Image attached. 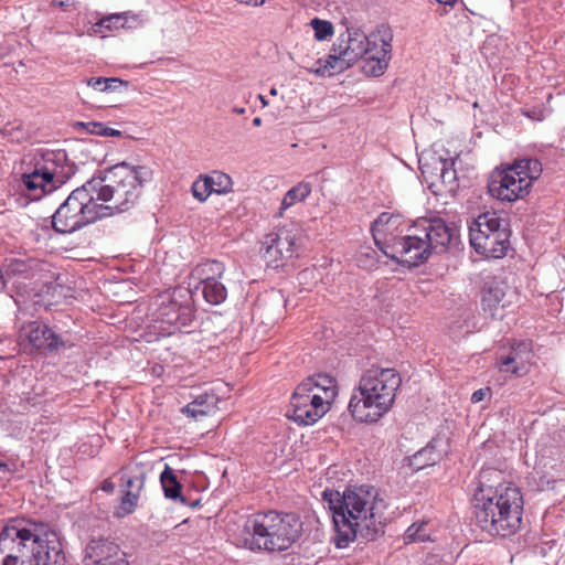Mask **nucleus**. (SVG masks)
<instances>
[{"instance_id": "1", "label": "nucleus", "mask_w": 565, "mask_h": 565, "mask_svg": "<svg viewBox=\"0 0 565 565\" xmlns=\"http://www.w3.org/2000/svg\"><path fill=\"white\" fill-rule=\"evenodd\" d=\"M379 233L384 235L374 239L384 255L398 264L416 267L424 264L433 254H443L456 237V228L440 217H420L412 225L399 230L402 217L387 212L381 213L373 223Z\"/></svg>"}, {"instance_id": "2", "label": "nucleus", "mask_w": 565, "mask_h": 565, "mask_svg": "<svg viewBox=\"0 0 565 565\" xmlns=\"http://www.w3.org/2000/svg\"><path fill=\"white\" fill-rule=\"evenodd\" d=\"M322 500L332 514L338 548L358 539L371 542L385 532L386 503L372 486H349L343 492L326 489Z\"/></svg>"}, {"instance_id": "3", "label": "nucleus", "mask_w": 565, "mask_h": 565, "mask_svg": "<svg viewBox=\"0 0 565 565\" xmlns=\"http://www.w3.org/2000/svg\"><path fill=\"white\" fill-rule=\"evenodd\" d=\"M488 476V471L481 472L475 492L476 525L491 536L510 537L521 527L524 504L522 493L511 484H487Z\"/></svg>"}, {"instance_id": "4", "label": "nucleus", "mask_w": 565, "mask_h": 565, "mask_svg": "<svg viewBox=\"0 0 565 565\" xmlns=\"http://www.w3.org/2000/svg\"><path fill=\"white\" fill-rule=\"evenodd\" d=\"M147 167L125 161L99 170L87 180L103 218L130 211L138 203L143 184L151 180Z\"/></svg>"}, {"instance_id": "5", "label": "nucleus", "mask_w": 565, "mask_h": 565, "mask_svg": "<svg viewBox=\"0 0 565 565\" xmlns=\"http://www.w3.org/2000/svg\"><path fill=\"white\" fill-rule=\"evenodd\" d=\"M21 558V565H65L66 557L58 533L50 524L21 522L7 524L0 532V554Z\"/></svg>"}, {"instance_id": "6", "label": "nucleus", "mask_w": 565, "mask_h": 565, "mask_svg": "<svg viewBox=\"0 0 565 565\" xmlns=\"http://www.w3.org/2000/svg\"><path fill=\"white\" fill-rule=\"evenodd\" d=\"M302 521L298 513L278 510L258 511L244 525V547L269 554L289 550L302 534Z\"/></svg>"}, {"instance_id": "7", "label": "nucleus", "mask_w": 565, "mask_h": 565, "mask_svg": "<svg viewBox=\"0 0 565 565\" xmlns=\"http://www.w3.org/2000/svg\"><path fill=\"white\" fill-rule=\"evenodd\" d=\"M401 384L395 369L367 370L350 398L352 417L361 423H376L392 408Z\"/></svg>"}, {"instance_id": "8", "label": "nucleus", "mask_w": 565, "mask_h": 565, "mask_svg": "<svg viewBox=\"0 0 565 565\" xmlns=\"http://www.w3.org/2000/svg\"><path fill=\"white\" fill-rule=\"evenodd\" d=\"M543 171L542 163L534 158H522L504 169L492 171L488 192L499 201L514 202L529 194L532 183Z\"/></svg>"}, {"instance_id": "9", "label": "nucleus", "mask_w": 565, "mask_h": 565, "mask_svg": "<svg viewBox=\"0 0 565 565\" xmlns=\"http://www.w3.org/2000/svg\"><path fill=\"white\" fill-rule=\"evenodd\" d=\"M87 181L74 189L51 216L57 234H72L102 220L100 212Z\"/></svg>"}, {"instance_id": "10", "label": "nucleus", "mask_w": 565, "mask_h": 565, "mask_svg": "<svg viewBox=\"0 0 565 565\" xmlns=\"http://www.w3.org/2000/svg\"><path fill=\"white\" fill-rule=\"evenodd\" d=\"M510 236L508 221L495 212L480 214L469 227L470 245L487 258H503L511 246Z\"/></svg>"}, {"instance_id": "11", "label": "nucleus", "mask_w": 565, "mask_h": 565, "mask_svg": "<svg viewBox=\"0 0 565 565\" xmlns=\"http://www.w3.org/2000/svg\"><path fill=\"white\" fill-rule=\"evenodd\" d=\"M376 35L369 38L363 31L354 28H347L341 34L328 55L326 61L318 60V67L312 70L318 75H333L351 67L358 60L373 52L376 49Z\"/></svg>"}, {"instance_id": "12", "label": "nucleus", "mask_w": 565, "mask_h": 565, "mask_svg": "<svg viewBox=\"0 0 565 565\" xmlns=\"http://www.w3.org/2000/svg\"><path fill=\"white\" fill-rule=\"evenodd\" d=\"M195 307L192 291L178 286L160 295L156 320L162 324L181 329L191 326L194 320Z\"/></svg>"}, {"instance_id": "13", "label": "nucleus", "mask_w": 565, "mask_h": 565, "mask_svg": "<svg viewBox=\"0 0 565 565\" xmlns=\"http://www.w3.org/2000/svg\"><path fill=\"white\" fill-rule=\"evenodd\" d=\"M20 338L26 342L25 348L31 353L44 356L58 355L74 347L70 338L58 333L42 320H34L24 324L21 328Z\"/></svg>"}, {"instance_id": "14", "label": "nucleus", "mask_w": 565, "mask_h": 565, "mask_svg": "<svg viewBox=\"0 0 565 565\" xmlns=\"http://www.w3.org/2000/svg\"><path fill=\"white\" fill-rule=\"evenodd\" d=\"M311 383H300L289 403L287 416L298 425H312L317 423L329 409L327 403L321 398V394H312Z\"/></svg>"}, {"instance_id": "15", "label": "nucleus", "mask_w": 565, "mask_h": 565, "mask_svg": "<svg viewBox=\"0 0 565 565\" xmlns=\"http://www.w3.org/2000/svg\"><path fill=\"white\" fill-rule=\"evenodd\" d=\"M32 162L51 179L57 189L77 172V166L68 159L64 149L38 150Z\"/></svg>"}, {"instance_id": "16", "label": "nucleus", "mask_w": 565, "mask_h": 565, "mask_svg": "<svg viewBox=\"0 0 565 565\" xmlns=\"http://www.w3.org/2000/svg\"><path fill=\"white\" fill-rule=\"evenodd\" d=\"M298 238L286 228L266 235L260 253L268 267L277 269L294 256H298Z\"/></svg>"}, {"instance_id": "17", "label": "nucleus", "mask_w": 565, "mask_h": 565, "mask_svg": "<svg viewBox=\"0 0 565 565\" xmlns=\"http://www.w3.org/2000/svg\"><path fill=\"white\" fill-rule=\"evenodd\" d=\"M392 39L393 36L390 33L381 36V47H373V52L362 57L363 64L361 68L365 75L377 77L384 74L391 61Z\"/></svg>"}, {"instance_id": "18", "label": "nucleus", "mask_w": 565, "mask_h": 565, "mask_svg": "<svg viewBox=\"0 0 565 565\" xmlns=\"http://www.w3.org/2000/svg\"><path fill=\"white\" fill-rule=\"evenodd\" d=\"M124 556L120 546L105 537L92 539L85 548V561L87 565H99L106 563L116 556Z\"/></svg>"}, {"instance_id": "19", "label": "nucleus", "mask_w": 565, "mask_h": 565, "mask_svg": "<svg viewBox=\"0 0 565 565\" xmlns=\"http://www.w3.org/2000/svg\"><path fill=\"white\" fill-rule=\"evenodd\" d=\"M31 163L32 168L29 171L23 172L21 175V183L29 194L39 199L43 194L52 193L57 190L51 179L44 175V173L40 171L39 167L33 162Z\"/></svg>"}, {"instance_id": "20", "label": "nucleus", "mask_w": 565, "mask_h": 565, "mask_svg": "<svg viewBox=\"0 0 565 565\" xmlns=\"http://www.w3.org/2000/svg\"><path fill=\"white\" fill-rule=\"evenodd\" d=\"M508 285L497 278L488 280L482 288L481 305L484 312L495 317L497 310L504 299Z\"/></svg>"}, {"instance_id": "21", "label": "nucleus", "mask_w": 565, "mask_h": 565, "mask_svg": "<svg viewBox=\"0 0 565 565\" xmlns=\"http://www.w3.org/2000/svg\"><path fill=\"white\" fill-rule=\"evenodd\" d=\"M217 405V397L214 394L203 393L192 402L182 407L183 415L198 419L214 413Z\"/></svg>"}, {"instance_id": "22", "label": "nucleus", "mask_w": 565, "mask_h": 565, "mask_svg": "<svg viewBox=\"0 0 565 565\" xmlns=\"http://www.w3.org/2000/svg\"><path fill=\"white\" fill-rule=\"evenodd\" d=\"M441 458L443 454L437 450L436 441L433 440L409 458V466L413 470L419 471L426 467L436 465Z\"/></svg>"}, {"instance_id": "23", "label": "nucleus", "mask_w": 565, "mask_h": 565, "mask_svg": "<svg viewBox=\"0 0 565 565\" xmlns=\"http://www.w3.org/2000/svg\"><path fill=\"white\" fill-rule=\"evenodd\" d=\"M302 383H311L310 391L312 394H321V398L329 405L330 401L337 395V385L333 377L327 374H318L308 377Z\"/></svg>"}, {"instance_id": "24", "label": "nucleus", "mask_w": 565, "mask_h": 565, "mask_svg": "<svg viewBox=\"0 0 565 565\" xmlns=\"http://www.w3.org/2000/svg\"><path fill=\"white\" fill-rule=\"evenodd\" d=\"M225 273V265L216 259H209L199 264L193 275L200 280L199 285L222 280Z\"/></svg>"}, {"instance_id": "25", "label": "nucleus", "mask_w": 565, "mask_h": 565, "mask_svg": "<svg viewBox=\"0 0 565 565\" xmlns=\"http://www.w3.org/2000/svg\"><path fill=\"white\" fill-rule=\"evenodd\" d=\"M160 482L166 498L186 504V498L181 493L182 484L169 465H166L161 472Z\"/></svg>"}, {"instance_id": "26", "label": "nucleus", "mask_w": 565, "mask_h": 565, "mask_svg": "<svg viewBox=\"0 0 565 565\" xmlns=\"http://www.w3.org/2000/svg\"><path fill=\"white\" fill-rule=\"evenodd\" d=\"M34 260L31 258H10L6 259L1 266L6 276L7 281L13 277H29L33 269Z\"/></svg>"}, {"instance_id": "27", "label": "nucleus", "mask_w": 565, "mask_h": 565, "mask_svg": "<svg viewBox=\"0 0 565 565\" xmlns=\"http://www.w3.org/2000/svg\"><path fill=\"white\" fill-rule=\"evenodd\" d=\"M196 288L201 289L204 300L213 306L223 303L227 298V289L222 280L199 285Z\"/></svg>"}, {"instance_id": "28", "label": "nucleus", "mask_w": 565, "mask_h": 565, "mask_svg": "<svg viewBox=\"0 0 565 565\" xmlns=\"http://www.w3.org/2000/svg\"><path fill=\"white\" fill-rule=\"evenodd\" d=\"M310 193L311 185L307 182H299L297 185L292 186L286 192L281 200L279 215L282 214V211L289 209L295 203L305 201L310 195Z\"/></svg>"}, {"instance_id": "29", "label": "nucleus", "mask_w": 565, "mask_h": 565, "mask_svg": "<svg viewBox=\"0 0 565 565\" xmlns=\"http://www.w3.org/2000/svg\"><path fill=\"white\" fill-rule=\"evenodd\" d=\"M435 163L439 164L441 168L439 169L438 179L441 183L449 188L450 191L455 190L457 184V172L454 168L455 161L452 159H447L446 161H436Z\"/></svg>"}, {"instance_id": "30", "label": "nucleus", "mask_w": 565, "mask_h": 565, "mask_svg": "<svg viewBox=\"0 0 565 565\" xmlns=\"http://www.w3.org/2000/svg\"><path fill=\"white\" fill-rule=\"evenodd\" d=\"M139 493L135 490H127L122 495L120 503L115 512L117 518H125L131 514L138 505Z\"/></svg>"}, {"instance_id": "31", "label": "nucleus", "mask_w": 565, "mask_h": 565, "mask_svg": "<svg viewBox=\"0 0 565 565\" xmlns=\"http://www.w3.org/2000/svg\"><path fill=\"white\" fill-rule=\"evenodd\" d=\"M426 527L427 522H414L405 532V542L411 543L430 541V534L427 532Z\"/></svg>"}, {"instance_id": "32", "label": "nucleus", "mask_w": 565, "mask_h": 565, "mask_svg": "<svg viewBox=\"0 0 565 565\" xmlns=\"http://www.w3.org/2000/svg\"><path fill=\"white\" fill-rule=\"evenodd\" d=\"M209 182L211 183L213 189V193L216 194H225L232 190V180L231 178L221 172H215L212 175H207Z\"/></svg>"}, {"instance_id": "33", "label": "nucleus", "mask_w": 565, "mask_h": 565, "mask_svg": "<svg viewBox=\"0 0 565 565\" xmlns=\"http://www.w3.org/2000/svg\"><path fill=\"white\" fill-rule=\"evenodd\" d=\"M436 161H446L447 159L441 158L440 156L433 154L429 158L420 159L419 160V169L422 171V174L425 178H431L435 177L438 178L439 175V169L441 168L439 164L435 163Z\"/></svg>"}, {"instance_id": "34", "label": "nucleus", "mask_w": 565, "mask_h": 565, "mask_svg": "<svg viewBox=\"0 0 565 565\" xmlns=\"http://www.w3.org/2000/svg\"><path fill=\"white\" fill-rule=\"evenodd\" d=\"M207 175H201L196 181L192 183V194L200 202H204L212 193L213 189L209 182Z\"/></svg>"}, {"instance_id": "35", "label": "nucleus", "mask_w": 565, "mask_h": 565, "mask_svg": "<svg viewBox=\"0 0 565 565\" xmlns=\"http://www.w3.org/2000/svg\"><path fill=\"white\" fill-rule=\"evenodd\" d=\"M508 356L515 358V362L518 364H521L522 366L526 367L525 366L526 362L531 358L530 343L522 341V342L516 343L515 345H512Z\"/></svg>"}, {"instance_id": "36", "label": "nucleus", "mask_w": 565, "mask_h": 565, "mask_svg": "<svg viewBox=\"0 0 565 565\" xmlns=\"http://www.w3.org/2000/svg\"><path fill=\"white\" fill-rule=\"evenodd\" d=\"M497 365L500 372L511 373L515 375H522L526 372V367L518 364L515 358H509L508 355H500L497 359Z\"/></svg>"}, {"instance_id": "37", "label": "nucleus", "mask_w": 565, "mask_h": 565, "mask_svg": "<svg viewBox=\"0 0 565 565\" xmlns=\"http://www.w3.org/2000/svg\"><path fill=\"white\" fill-rule=\"evenodd\" d=\"M310 24L315 31L316 39L319 41H323L333 34V25L330 21L315 18L311 20Z\"/></svg>"}, {"instance_id": "38", "label": "nucleus", "mask_w": 565, "mask_h": 565, "mask_svg": "<svg viewBox=\"0 0 565 565\" xmlns=\"http://www.w3.org/2000/svg\"><path fill=\"white\" fill-rule=\"evenodd\" d=\"M146 475L143 472H139L132 476H128L124 473L121 476V481L125 482L127 490H135V492H141L145 486Z\"/></svg>"}, {"instance_id": "39", "label": "nucleus", "mask_w": 565, "mask_h": 565, "mask_svg": "<svg viewBox=\"0 0 565 565\" xmlns=\"http://www.w3.org/2000/svg\"><path fill=\"white\" fill-rule=\"evenodd\" d=\"M75 127H82L87 132H89L92 135L104 136V130H105L106 125L103 122H99V121H88V122L79 121V122L75 124Z\"/></svg>"}, {"instance_id": "40", "label": "nucleus", "mask_w": 565, "mask_h": 565, "mask_svg": "<svg viewBox=\"0 0 565 565\" xmlns=\"http://www.w3.org/2000/svg\"><path fill=\"white\" fill-rule=\"evenodd\" d=\"M100 26H104L108 30H111L113 28H119L124 26V17L121 14H113L107 18H104L99 22Z\"/></svg>"}, {"instance_id": "41", "label": "nucleus", "mask_w": 565, "mask_h": 565, "mask_svg": "<svg viewBox=\"0 0 565 565\" xmlns=\"http://www.w3.org/2000/svg\"><path fill=\"white\" fill-rule=\"evenodd\" d=\"M107 84L103 86L102 92H116L120 87H127L129 83L118 77H107Z\"/></svg>"}, {"instance_id": "42", "label": "nucleus", "mask_w": 565, "mask_h": 565, "mask_svg": "<svg viewBox=\"0 0 565 565\" xmlns=\"http://www.w3.org/2000/svg\"><path fill=\"white\" fill-rule=\"evenodd\" d=\"M107 77H89L86 79V84L94 89L102 92L103 86L107 84Z\"/></svg>"}, {"instance_id": "43", "label": "nucleus", "mask_w": 565, "mask_h": 565, "mask_svg": "<svg viewBox=\"0 0 565 565\" xmlns=\"http://www.w3.org/2000/svg\"><path fill=\"white\" fill-rule=\"evenodd\" d=\"M3 555L4 556L1 561V565H21V561L23 559L17 555H12V554L4 553Z\"/></svg>"}, {"instance_id": "44", "label": "nucleus", "mask_w": 565, "mask_h": 565, "mask_svg": "<svg viewBox=\"0 0 565 565\" xmlns=\"http://www.w3.org/2000/svg\"><path fill=\"white\" fill-rule=\"evenodd\" d=\"M490 392V388H479L477 391H475L471 395V402L472 403H479V402H482L484 399V397L489 394Z\"/></svg>"}, {"instance_id": "45", "label": "nucleus", "mask_w": 565, "mask_h": 565, "mask_svg": "<svg viewBox=\"0 0 565 565\" xmlns=\"http://www.w3.org/2000/svg\"><path fill=\"white\" fill-rule=\"evenodd\" d=\"M99 565H103V563H100ZM104 565H129V562L127 559V553L124 552V556L121 557L117 555L116 558H110L108 562L104 563Z\"/></svg>"}, {"instance_id": "46", "label": "nucleus", "mask_w": 565, "mask_h": 565, "mask_svg": "<svg viewBox=\"0 0 565 565\" xmlns=\"http://www.w3.org/2000/svg\"><path fill=\"white\" fill-rule=\"evenodd\" d=\"M104 136H109V137H121L122 136V131L120 130H117V129H113V128H109V127H105V130H104Z\"/></svg>"}, {"instance_id": "47", "label": "nucleus", "mask_w": 565, "mask_h": 565, "mask_svg": "<svg viewBox=\"0 0 565 565\" xmlns=\"http://www.w3.org/2000/svg\"><path fill=\"white\" fill-rule=\"evenodd\" d=\"M102 490L111 493L115 490V484L110 480H105L103 482Z\"/></svg>"}, {"instance_id": "48", "label": "nucleus", "mask_w": 565, "mask_h": 565, "mask_svg": "<svg viewBox=\"0 0 565 565\" xmlns=\"http://www.w3.org/2000/svg\"><path fill=\"white\" fill-rule=\"evenodd\" d=\"M239 3L244 4H254V6H262L265 0H236Z\"/></svg>"}, {"instance_id": "49", "label": "nucleus", "mask_w": 565, "mask_h": 565, "mask_svg": "<svg viewBox=\"0 0 565 565\" xmlns=\"http://www.w3.org/2000/svg\"><path fill=\"white\" fill-rule=\"evenodd\" d=\"M6 286H7V279H6L2 267H0V291L4 290Z\"/></svg>"}, {"instance_id": "50", "label": "nucleus", "mask_w": 565, "mask_h": 565, "mask_svg": "<svg viewBox=\"0 0 565 565\" xmlns=\"http://www.w3.org/2000/svg\"><path fill=\"white\" fill-rule=\"evenodd\" d=\"M200 504H201V500H200V499H196V500L191 501V502H189V501L186 500V504H185V505H189V507H191V508H196V507H199Z\"/></svg>"}, {"instance_id": "51", "label": "nucleus", "mask_w": 565, "mask_h": 565, "mask_svg": "<svg viewBox=\"0 0 565 565\" xmlns=\"http://www.w3.org/2000/svg\"><path fill=\"white\" fill-rule=\"evenodd\" d=\"M233 111L237 115H243L245 113V108L244 107H234Z\"/></svg>"}, {"instance_id": "52", "label": "nucleus", "mask_w": 565, "mask_h": 565, "mask_svg": "<svg viewBox=\"0 0 565 565\" xmlns=\"http://www.w3.org/2000/svg\"><path fill=\"white\" fill-rule=\"evenodd\" d=\"M439 3L452 6L457 0H437Z\"/></svg>"}, {"instance_id": "53", "label": "nucleus", "mask_w": 565, "mask_h": 565, "mask_svg": "<svg viewBox=\"0 0 565 565\" xmlns=\"http://www.w3.org/2000/svg\"><path fill=\"white\" fill-rule=\"evenodd\" d=\"M263 120L260 117H255L254 120H253V125L255 127H259L262 125Z\"/></svg>"}, {"instance_id": "54", "label": "nucleus", "mask_w": 565, "mask_h": 565, "mask_svg": "<svg viewBox=\"0 0 565 565\" xmlns=\"http://www.w3.org/2000/svg\"><path fill=\"white\" fill-rule=\"evenodd\" d=\"M259 99H260L263 106H267L268 103L263 95H259Z\"/></svg>"}, {"instance_id": "55", "label": "nucleus", "mask_w": 565, "mask_h": 565, "mask_svg": "<svg viewBox=\"0 0 565 565\" xmlns=\"http://www.w3.org/2000/svg\"><path fill=\"white\" fill-rule=\"evenodd\" d=\"M270 94H271V95H276V94H277L276 88H271V89H270Z\"/></svg>"}, {"instance_id": "56", "label": "nucleus", "mask_w": 565, "mask_h": 565, "mask_svg": "<svg viewBox=\"0 0 565 565\" xmlns=\"http://www.w3.org/2000/svg\"><path fill=\"white\" fill-rule=\"evenodd\" d=\"M4 466H6L4 463L0 462V468H1V467H4Z\"/></svg>"}]
</instances>
